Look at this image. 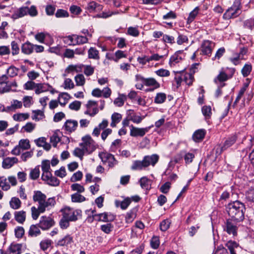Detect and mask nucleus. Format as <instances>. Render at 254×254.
Returning a JSON list of instances; mask_svg holds the SVG:
<instances>
[{"instance_id":"58836bf2","label":"nucleus","mask_w":254,"mask_h":254,"mask_svg":"<svg viewBox=\"0 0 254 254\" xmlns=\"http://www.w3.org/2000/svg\"><path fill=\"white\" fill-rule=\"evenodd\" d=\"M21 203L20 199L17 197H12L9 202L10 207L14 209L20 208Z\"/></svg>"},{"instance_id":"9d476101","label":"nucleus","mask_w":254,"mask_h":254,"mask_svg":"<svg viewBox=\"0 0 254 254\" xmlns=\"http://www.w3.org/2000/svg\"><path fill=\"white\" fill-rule=\"evenodd\" d=\"M46 198V195L41 191L35 190L34 191L33 200L34 202H38L40 209L42 210L44 209V205Z\"/></svg>"},{"instance_id":"2f4dec72","label":"nucleus","mask_w":254,"mask_h":254,"mask_svg":"<svg viewBox=\"0 0 254 254\" xmlns=\"http://www.w3.org/2000/svg\"><path fill=\"white\" fill-rule=\"evenodd\" d=\"M140 186L142 189L149 190L151 185V181L146 177L141 178L139 181Z\"/></svg>"},{"instance_id":"37998d69","label":"nucleus","mask_w":254,"mask_h":254,"mask_svg":"<svg viewBox=\"0 0 254 254\" xmlns=\"http://www.w3.org/2000/svg\"><path fill=\"white\" fill-rule=\"evenodd\" d=\"M73 155L80 158L81 160L83 159V156L85 154H87V152L85 151L83 147L81 148L77 147L73 151Z\"/></svg>"},{"instance_id":"4c0bfd02","label":"nucleus","mask_w":254,"mask_h":254,"mask_svg":"<svg viewBox=\"0 0 254 254\" xmlns=\"http://www.w3.org/2000/svg\"><path fill=\"white\" fill-rule=\"evenodd\" d=\"M71 201L73 202H81L86 200V198L79 194L75 193L71 195Z\"/></svg>"},{"instance_id":"a19ab883","label":"nucleus","mask_w":254,"mask_h":254,"mask_svg":"<svg viewBox=\"0 0 254 254\" xmlns=\"http://www.w3.org/2000/svg\"><path fill=\"white\" fill-rule=\"evenodd\" d=\"M40 167L36 166L34 169L31 170L30 173V178L31 179L35 180L37 179L40 176Z\"/></svg>"},{"instance_id":"0e129e2a","label":"nucleus","mask_w":254,"mask_h":254,"mask_svg":"<svg viewBox=\"0 0 254 254\" xmlns=\"http://www.w3.org/2000/svg\"><path fill=\"white\" fill-rule=\"evenodd\" d=\"M150 245L153 249H157L160 245L159 237L153 236L151 240Z\"/></svg>"},{"instance_id":"4be33fe9","label":"nucleus","mask_w":254,"mask_h":254,"mask_svg":"<svg viewBox=\"0 0 254 254\" xmlns=\"http://www.w3.org/2000/svg\"><path fill=\"white\" fill-rule=\"evenodd\" d=\"M34 44L29 41L23 43L21 46V52L25 55H30L33 52Z\"/></svg>"},{"instance_id":"7c9ffc66","label":"nucleus","mask_w":254,"mask_h":254,"mask_svg":"<svg viewBox=\"0 0 254 254\" xmlns=\"http://www.w3.org/2000/svg\"><path fill=\"white\" fill-rule=\"evenodd\" d=\"M72 242L73 238L70 235H67L62 239L58 242L57 245L64 246L71 243Z\"/></svg>"},{"instance_id":"0eeeda50","label":"nucleus","mask_w":254,"mask_h":254,"mask_svg":"<svg viewBox=\"0 0 254 254\" xmlns=\"http://www.w3.org/2000/svg\"><path fill=\"white\" fill-rule=\"evenodd\" d=\"M135 79L136 81H141L145 85L147 86H153V88H150L147 91H152L155 89L160 87V84L153 78H145L139 74L135 75Z\"/></svg>"},{"instance_id":"052dcab7","label":"nucleus","mask_w":254,"mask_h":254,"mask_svg":"<svg viewBox=\"0 0 254 254\" xmlns=\"http://www.w3.org/2000/svg\"><path fill=\"white\" fill-rule=\"evenodd\" d=\"M122 141L120 139L115 140L112 143L110 149L112 152H115L121 145Z\"/></svg>"},{"instance_id":"b1692460","label":"nucleus","mask_w":254,"mask_h":254,"mask_svg":"<svg viewBox=\"0 0 254 254\" xmlns=\"http://www.w3.org/2000/svg\"><path fill=\"white\" fill-rule=\"evenodd\" d=\"M108 125V121L106 120H103L102 121V123H101L98 125V127L94 128V129L93 131V132H92V135L98 137L100 134L101 130V129L103 130L105 128H106V127H107Z\"/></svg>"},{"instance_id":"1a4fd4ad","label":"nucleus","mask_w":254,"mask_h":254,"mask_svg":"<svg viewBox=\"0 0 254 254\" xmlns=\"http://www.w3.org/2000/svg\"><path fill=\"white\" fill-rule=\"evenodd\" d=\"M54 220L50 217L42 216L40 218L39 226L43 230H46L50 229L55 225Z\"/></svg>"},{"instance_id":"79ce46f5","label":"nucleus","mask_w":254,"mask_h":254,"mask_svg":"<svg viewBox=\"0 0 254 254\" xmlns=\"http://www.w3.org/2000/svg\"><path fill=\"white\" fill-rule=\"evenodd\" d=\"M184 80L187 85H191L194 81L193 74L190 72H186L184 75Z\"/></svg>"},{"instance_id":"ddd939ff","label":"nucleus","mask_w":254,"mask_h":254,"mask_svg":"<svg viewBox=\"0 0 254 254\" xmlns=\"http://www.w3.org/2000/svg\"><path fill=\"white\" fill-rule=\"evenodd\" d=\"M150 127H146L145 128H138L133 127L132 125L130 126V135L133 137L143 136L146 132H147Z\"/></svg>"},{"instance_id":"c85d7f7f","label":"nucleus","mask_w":254,"mask_h":254,"mask_svg":"<svg viewBox=\"0 0 254 254\" xmlns=\"http://www.w3.org/2000/svg\"><path fill=\"white\" fill-rule=\"evenodd\" d=\"M146 168L143 160L134 161L131 166V169L132 170H142Z\"/></svg>"},{"instance_id":"09e8293b","label":"nucleus","mask_w":254,"mask_h":254,"mask_svg":"<svg viewBox=\"0 0 254 254\" xmlns=\"http://www.w3.org/2000/svg\"><path fill=\"white\" fill-rule=\"evenodd\" d=\"M55 16L57 18L67 17L69 16V13L64 9H58L55 13Z\"/></svg>"},{"instance_id":"72a5a7b5","label":"nucleus","mask_w":254,"mask_h":254,"mask_svg":"<svg viewBox=\"0 0 254 254\" xmlns=\"http://www.w3.org/2000/svg\"><path fill=\"white\" fill-rule=\"evenodd\" d=\"M249 86L248 83H244L243 87L241 88L239 92L238 95H237L236 100L234 103V105H236L241 99L242 96L244 95L245 92H246L247 89L248 88Z\"/></svg>"},{"instance_id":"6e6552de","label":"nucleus","mask_w":254,"mask_h":254,"mask_svg":"<svg viewBox=\"0 0 254 254\" xmlns=\"http://www.w3.org/2000/svg\"><path fill=\"white\" fill-rule=\"evenodd\" d=\"M226 247L229 250L230 254H237L235 249L239 247V244L235 241H229L225 244ZM227 250L226 249L223 248L219 250H217L215 254H227Z\"/></svg>"},{"instance_id":"7ed1b4c3","label":"nucleus","mask_w":254,"mask_h":254,"mask_svg":"<svg viewBox=\"0 0 254 254\" xmlns=\"http://www.w3.org/2000/svg\"><path fill=\"white\" fill-rule=\"evenodd\" d=\"M29 15L32 17L37 15L38 11L35 5H32L30 7L28 6H22L18 9L12 15V17L17 19L24 16L26 15Z\"/></svg>"},{"instance_id":"f704fd0d","label":"nucleus","mask_w":254,"mask_h":254,"mask_svg":"<svg viewBox=\"0 0 254 254\" xmlns=\"http://www.w3.org/2000/svg\"><path fill=\"white\" fill-rule=\"evenodd\" d=\"M45 211V208L42 210L40 209V206H38V208L33 206L31 207L32 217L34 220H36L41 213H43Z\"/></svg>"},{"instance_id":"5fc2aeb1","label":"nucleus","mask_w":254,"mask_h":254,"mask_svg":"<svg viewBox=\"0 0 254 254\" xmlns=\"http://www.w3.org/2000/svg\"><path fill=\"white\" fill-rule=\"evenodd\" d=\"M244 26L245 28L252 30L254 28V18H251L245 20L244 22Z\"/></svg>"},{"instance_id":"39448f33","label":"nucleus","mask_w":254,"mask_h":254,"mask_svg":"<svg viewBox=\"0 0 254 254\" xmlns=\"http://www.w3.org/2000/svg\"><path fill=\"white\" fill-rule=\"evenodd\" d=\"M239 222H235L233 219L229 218L225 222L223 226L224 230L229 235H232L233 237L237 236L238 229V223Z\"/></svg>"},{"instance_id":"6ab92c4d","label":"nucleus","mask_w":254,"mask_h":254,"mask_svg":"<svg viewBox=\"0 0 254 254\" xmlns=\"http://www.w3.org/2000/svg\"><path fill=\"white\" fill-rule=\"evenodd\" d=\"M231 74L229 76L224 71H221L219 74L217 76V77L214 79V82H217V80L219 82H223L227 80L229 78H230L233 76V74L235 72L234 69H231Z\"/></svg>"},{"instance_id":"de8ad7c7","label":"nucleus","mask_w":254,"mask_h":254,"mask_svg":"<svg viewBox=\"0 0 254 254\" xmlns=\"http://www.w3.org/2000/svg\"><path fill=\"white\" fill-rule=\"evenodd\" d=\"M171 221L169 219L163 220L160 224V229L162 231H166L170 227Z\"/></svg>"},{"instance_id":"20e7f679","label":"nucleus","mask_w":254,"mask_h":254,"mask_svg":"<svg viewBox=\"0 0 254 254\" xmlns=\"http://www.w3.org/2000/svg\"><path fill=\"white\" fill-rule=\"evenodd\" d=\"M81 140L82 142L79 146L83 148L87 154H91L96 149V143L89 135L82 137Z\"/></svg>"},{"instance_id":"473e14b6","label":"nucleus","mask_w":254,"mask_h":254,"mask_svg":"<svg viewBox=\"0 0 254 254\" xmlns=\"http://www.w3.org/2000/svg\"><path fill=\"white\" fill-rule=\"evenodd\" d=\"M0 188L4 191L8 190L10 188V186L4 176L0 177Z\"/></svg>"},{"instance_id":"c9c22d12","label":"nucleus","mask_w":254,"mask_h":254,"mask_svg":"<svg viewBox=\"0 0 254 254\" xmlns=\"http://www.w3.org/2000/svg\"><path fill=\"white\" fill-rule=\"evenodd\" d=\"M88 54L89 59L96 60L99 59V51L95 48L91 47L88 51Z\"/></svg>"},{"instance_id":"bf43d9fd","label":"nucleus","mask_w":254,"mask_h":254,"mask_svg":"<svg viewBox=\"0 0 254 254\" xmlns=\"http://www.w3.org/2000/svg\"><path fill=\"white\" fill-rule=\"evenodd\" d=\"M252 69L251 64H246L242 69V73L244 77L248 76Z\"/></svg>"},{"instance_id":"774afa93","label":"nucleus","mask_w":254,"mask_h":254,"mask_svg":"<svg viewBox=\"0 0 254 254\" xmlns=\"http://www.w3.org/2000/svg\"><path fill=\"white\" fill-rule=\"evenodd\" d=\"M246 197L248 200L254 202V186L248 190L246 193Z\"/></svg>"},{"instance_id":"f3484780","label":"nucleus","mask_w":254,"mask_h":254,"mask_svg":"<svg viewBox=\"0 0 254 254\" xmlns=\"http://www.w3.org/2000/svg\"><path fill=\"white\" fill-rule=\"evenodd\" d=\"M102 8V5L94 1L89 2L86 7V9L90 13L100 11Z\"/></svg>"},{"instance_id":"f257e3e1","label":"nucleus","mask_w":254,"mask_h":254,"mask_svg":"<svg viewBox=\"0 0 254 254\" xmlns=\"http://www.w3.org/2000/svg\"><path fill=\"white\" fill-rule=\"evenodd\" d=\"M245 210L244 204L238 200L230 202L226 206L229 216L235 222H241L244 220Z\"/></svg>"},{"instance_id":"a878e982","label":"nucleus","mask_w":254,"mask_h":254,"mask_svg":"<svg viewBox=\"0 0 254 254\" xmlns=\"http://www.w3.org/2000/svg\"><path fill=\"white\" fill-rule=\"evenodd\" d=\"M182 51H179L172 55L169 61V64L172 66L175 65L182 60V58L180 56L182 54Z\"/></svg>"},{"instance_id":"c03bdc74","label":"nucleus","mask_w":254,"mask_h":254,"mask_svg":"<svg viewBox=\"0 0 254 254\" xmlns=\"http://www.w3.org/2000/svg\"><path fill=\"white\" fill-rule=\"evenodd\" d=\"M18 145L22 150H27L30 148L29 141L27 139H21Z\"/></svg>"},{"instance_id":"2eb2a0df","label":"nucleus","mask_w":254,"mask_h":254,"mask_svg":"<svg viewBox=\"0 0 254 254\" xmlns=\"http://www.w3.org/2000/svg\"><path fill=\"white\" fill-rule=\"evenodd\" d=\"M159 156L157 154H153L151 155L145 156L143 158V161L146 167H148L150 165L154 166L159 160Z\"/></svg>"},{"instance_id":"5701e85b","label":"nucleus","mask_w":254,"mask_h":254,"mask_svg":"<svg viewBox=\"0 0 254 254\" xmlns=\"http://www.w3.org/2000/svg\"><path fill=\"white\" fill-rule=\"evenodd\" d=\"M52 86L46 83H37L35 92L36 94H40L41 93L48 91Z\"/></svg>"},{"instance_id":"a18cd8bd","label":"nucleus","mask_w":254,"mask_h":254,"mask_svg":"<svg viewBox=\"0 0 254 254\" xmlns=\"http://www.w3.org/2000/svg\"><path fill=\"white\" fill-rule=\"evenodd\" d=\"M202 113L206 119H209L211 115V108L210 106H204L202 108Z\"/></svg>"},{"instance_id":"393cba45","label":"nucleus","mask_w":254,"mask_h":254,"mask_svg":"<svg viewBox=\"0 0 254 254\" xmlns=\"http://www.w3.org/2000/svg\"><path fill=\"white\" fill-rule=\"evenodd\" d=\"M206 130L205 129H198L193 133L192 138L195 142H200L204 138Z\"/></svg>"},{"instance_id":"423d86ee","label":"nucleus","mask_w":254,"mask_h":254,"mask_svg":"<svg viewBox=\"0 0 254 254\" xmlns=\"http://www.w3.org/2000/svg\"><path fill=\"white\" fill-rule=\"evenodd\" d=\"M64 218L70 221H75L78 219V216H81L82 211L80 209L72 210L69 207H65L62 210Z\"/></svg>"},{"instance_id":"8fccbe9b","label":"nucleus","mask_w":254,"mask_h":254,"mask_svg":"<svg viewBox=\"0 0 254 254\" xmlns=\"http://www.w3.org/2000/svg\"><path fill=\"white\" fill-rule=\"evenodd\" d=\"M71 190L73 191H76L77 193H81L84 191L85 189L84 187L79 184L75 183L71 186Z\"/></svg>"},{"instance_id":"3c124183","label":"nucleus","mask_w":254,"mask_h":254,"mask_svg":"<svg viewBox=\"0 0 254 254\" xmlns=\"http://www.w3.org/2000/svg\"><path fill=\"white\" fill-rule=\"evenodd\" d=\"M19 71V69L14 66H10L7 69V73L10 77H13L16 76Z\"/></svg>"},{"instance_id":"cd10ccee","label":"nucleus","mask_w":254,"mask_h":254,"mask_svg":"<svg viewBox=\"0 0 254 254\" xmlns=\"http://www.w3.org/2000/svg\"><path fill=\"white\" fill-rule=\"evenodd\" d=\"M40 228L38 224L31 225L28 231L29 236L30 237H37L40 235L41 231L39 229Z\"/></svg>"},{"instance_id":"4d7b16f0","label":"nucleus","mask_w":254,"mask_h":254,"mask_svg":"<svg viewBox=\"0 0 254 254\" xmlns=\"http://www.w3.org/2000/svg\"><path fill=\"white\" fill-rule=\"evenodd\" d=\"M33 112L34 113V116L32 117L33 120L39 121L45 117L44 112L41 110H38Z\"/></svg>"},{"instance_id":"bb28decb","label":"nucleus","mask_w":254,"mask_h":254,"mask_svg":"<svg viewBox=\"0 0 254 254\" xmlns=\"http://www.w3.org/2000/svg\"><path fill=\"white\" fill-rule=\"evenodd\" d=\"M15 220L20 224H23L26 219V212L23 210L15 211L14 213Z\"/></svg>"},{"instance_id":"412c9836","label":"nucleus","mask_w":254,"mask_h":254,"mask_svg":"<svg viewBox=\"0 0 254 254\" xmlns=\"http://www.w3.org/2000/svg\"><path fill=\"white\" fill-rule=\"evenodd\" d=\"M21 249V244L12 243L8 248L7 253L8 254H20Z\"/></svg>"},{"instance_id":"69168bd1","label":"nucleus","mask_w":254,"mask_h":254,"mask_svg":"<svg viewBox=\"0 0 254 254\" xmlns=\"http://www.w3.org/2000/svg\"><path fill=\"white\" fill-rule=\"evenodd\" d=\"M127 34L133 37H137L139 34V31L136 27H129L127 29Z\"/></svg>"},{"instance_id":"603ef678","label":"nucleus","mask_w":254,"mask_h":254,"mask_svg":"<svg viewBox=\"0 0 254 254\" xmlns=\"http://www.w3.org/2000/svg\"><path fill=\"white\" fill-rule=\"evenodd\" d=\"M29 115L28 114H14L13 116V118L15 121H21L22 120H25L29 118Z\"/></svg>"},{"instance_id":"49530a36","label":"nucleus","mask_w":254,"mask_h":254,"mask_svg":"<svg viewBox=\"0 0 254 254\" xmlns=\"http://www.w3.org/2000/svg\"><path fill=\"white\" fill-rule=\"evenodd\" d=\"M77 86H83L85 81L84 76L82 74H78L74 78Z\"/></svg>"},{"instance_id":"f8f14e48","label":"nucleus","mask_w":254,"mask_h":254,"mask_svg":"<svg viewBox=\"0 0 254 254\" xmlns=\"http://www.w3.org/2000/svg\"><path fill=\"white\" fill-rule=\"evenodd\" d=\"M214 44L209 40H205L203 42L201 46L202 54L210 56L212 53L213 47Z\"/></svg>"},{"instance_id":"e433bc0d","label":"nucleus","mask_w":254,"mask_h":254,"mask_svg":"<svg viewBox=\"0 0 254 254\" xmlns=\"http://www.w3.org/2000/svg\"><path fill=\"white\" fill-rule=\"evenodd\" d=\"M74 37L75 38V45L83 44L88 42V39L85 36L74 34Z\"/></svg>"},{"instance_id":"e2e57ef3","label":"nucleus","mask_w":254,"mask_h":254,"mask_svg":"<svg viewBox=\"0 0 254 254\" xmlns=\"http://www.w3.org/2000/svg\"><path fill=\"white\" fill-rule=\"evenodd\" d=\"M15 236L17 238H21L24 234V229L22 227L18 226L14 230Z\"/></svg>"},{"instance_id":"338daca9","label":"nucleus","mask_w":254,"mask_h":254,"mask_svg":"<svg viewBox=\"0 0 254 254\" xmlns=\"http://www.w3.org/2000/svg\"><path fill=\"white\" fill-rule=\"evenodd\" d=\"M12 54L13 56L18 55L19 53V48L18 44L15 41H12L11 43Z\"/></svg>"},{"instance_id":"864d4df0","label":"nucleus","mask_w":254,"mask_h":254,"mask_svg":"<svg viewBox=\"0 0 254 254\" xmlns=\"http://www.w3.org/2000/svg\"><path fill=\"white\" fill-rule=\"evenodd\" d=\"M74 34L72 35H68L64 37L63 41L64 43L68 45H75V38L74 37Z\"/></svg>"},{"instance_id":"aec40b11","label":"nucleus","mask_w":254,"mask_h":254,"mask_svg":"<svg viewBox=\"0 0 254 254\" xmlns=\"http://www.w3.org/2000/svg\"><path fill=\"white\" fill-rule=\"evenodd\" d=\"M96 216L99 217V219H96L97 221L109 222L114 220L115 218L114 215L107 212L99 213Z\"/></svg>"},{"instance_id":"680f3d73","label":"nucleus","mask_w":254,"mask_h":254,"mask_svg":"<svg viewBox=\"0 0 254 254\" xmlns=\"http://www.w3.org/2000/svg\"><path fill=\"white\" fill-rule=\"evenodd\" d=\"M83 174L80 171H78L76 173H74L70 178V181L72 182H75L78 181H80L82 178Z\"/></svg>"},{"instance_id":"c756f323","label":"nucleus","mask_w":254,"mask_h":254,"mask_svg":"<svg viewBox=\"0 0 254 254\" xmlns=\"http://www.w3.org/2000/svg\"><path fill=\"white\" fill-rule=\"evenodd\" d=\"M64 95L68 96V94L64 92L60 93L59 95L57 100H52L49 104L50 109L51 110H54L55 108H56L58 106L59 102H60L61 97H63Z\"/></svg>"},{"instance_id":"f03ea898","label":"nucleus","mask_w":254,"mask_h":254,"mask_svg":"<svg viewBox=\"0 0 254 254\" xmlns=\"http://www.w3.org/2000/svg\"><path fill=\"white\" fill-rule=\"evenodd\" d=\"M241 0H235L232 5L224 13L223 18L228 20L238 17L241 14Z\"/></svg>"},{"instance_id":"4468645a","label":"nucleus","mask_w":254,"mask_h":254,"mask_svg":"<svg viewBox=\"0 0 254 254\" xmlns=\"http://www.w3.org/2000/svg\"><path fill=\"white\" fill-rule=\"evenodd\" d=\"M239 133H235L228 136L223 143V148L227 149L233 145L237 141Z\"/></svg>"},{"instance_id":"a211bd4d","label":"nucleus","mask_w":254,"mask_h":254,"mask_svg":"<svg viewBox=\"0 0 254 254\" xmlns=\"http://www.w3.org/2000/svg\"><path fill=\"white\" fill-rule=\"evenodd\" d=\"M17 162L18 159L16 157H6L2 162V167L4 169H9Z\"/></svg>"},{"instance_id":"13d9d810","label":"nucleus","mask_w":254,"mask_h":254,"mask_svg":"<svg viewBox=\"0 0 254 254\" xmlns=\"http://www.w3.org/2000/svg\"><path fill=\"white\" fill-rule=\"evenodd\" d=\"M37 83L32 80L28 81L24 85L23 88L25 90H29L36 89Z\"/></svg>"},{"instance_id":"9b49d317","label":"nucleus","mask_w":254,"mask_h":254,"mask_svg":"<svg viewBox=\"0 0 254 254\" xmlns=\"http://www.w3.org/2000/svg\"><path fill=\"white\" fill-rule=\"evenodd\" d=\"M99 156L102 161L104 162L108 163L110 167H113L118 163V161L116 160L114 156L111 154L103 153L100 154Z\"/></svg>"},{"instance_id":"ea45409f","label":"nucleus","mask_w":254,"mask_h":254,"mask_svg":"<svg viewBox=\"0 0 254 254\" xmlns=\"http://www.w3.org/2000/svg\"><path fill=\"white\" fill-rule=\"evenodd\" d=\"M166 100V95L164 93H158L154 99V103L156 104L163 103Z\"/></svg>"},{"instance_id":"6e6d98bb","label":"nucleus","mask_w":254,"mask_h":254,"mask_svg":"<svg viewBox=\"0 0 254 254\" xmlns=\"http://www.w3.org/2000/svg\"><path fill=\"white\" fill-rule=\"evenodd\" d=\"M113 228L114 226L111 223H107L101 226V230L106 234H109L113 230Z\"/></svg>"},{"instance_id":"dca6fc26","label":"nucleus","mask_w":254,"mask_h":254,"mask_svg":"<svg viewBox=\"0 0 254 254\" xmlns=\"http://www.w3.org/2000/svg\"><path fill=\"white\" fill-rule=\"evenodd\" d=\"M78 126V122L75 120H67L64 123L63 128L68 132H72L75 130Z\"/></svg>"}]
</instances>
